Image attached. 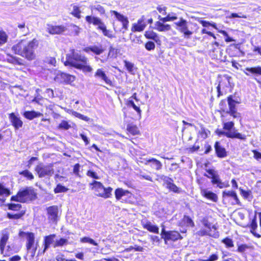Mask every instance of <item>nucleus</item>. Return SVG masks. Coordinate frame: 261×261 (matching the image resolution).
Listing matches in <instances>:
<instances>
[{
    "mask_svg": "<svg viewBox=\"0 0 261 261\" xmlns=\"http://www.w3.org/2000/svg\"><path fill=\"white\" fill-rule=\"evenodd\" d=\"M54 80L56 82L59 83H65L69 84L74 81L75 77L72 75L58 71L57 73Z\"/></svg>",
    "mask_w": 261,
    "mask_h": 261,
    "instance_id": "nucleus-11",
    "label": "nucleus"
},
{
    "mask_svg": "<svg viewBox=\"0 0 261 261\" xmlns=\"http://www.w3.org/2000/svg\"><path fill=\"white\" fill-rule=\"evenodd\" d=\"M8 208L10 210L18 211L21 207L20 204L10 203L8 205Z\"/></svg>",
    "mask_w": 261,
    "mask_h": 261,
    "instance_id": "nucleus-55",
    "label": "nucleus"
},
{
    "mask_svg": "<svg viewBox=\"0 0 261 261\" xmlns=\"http://www.w3.org/2000/svg\"><path fill=\"white\" fill-rule=\"evenodd\" d=\"M124 66L126 68L127 70L129 72L133 73V72L134 71V65L132 63L124 61Z\"/></svg>",
    "mask_w": 261,
    "mask_h": 261,
    "instance_id": "nucleus-51",
    "label": "nucleus"
},
{
    "mask_svg": "<svg viewBox=\"0 0 261 261\" xmlns=\"http://www.w3.org/2000/svg\"><path fill=\"white\" fill-rule=\"evenodd\" d=\"M45 93L46 94L48 97L49 98H53L54 97V94L53 90L50 88L46 89Z\"/></svg>",
    "mask_w": 261,
    "mask_h": 261,
    "instance_id": "nucleus-63",
    "label": "nucleus"
},
{
    "mask_svg": "<svg viewBox=\"0 0 261 261\" xmlns=\"http://www.w3.org/2000/svg\"><path fill=\"white\" fill-rule=\"evenodd\" d=\"M164 22L156 21L155 23V29L160 32H166L171 30V26L168 24H164Z\"/></svg>",
    "mask_w": 261,
    "mask_h": 261,
    "instance_id": "nucleus-27",
    "label": "nucleus"
},
{
    "mask_svg": "<svg viewBox=\"0 0 261 261\" xmlns=\"http://www.w3.org/2000/svg\"><path fill=\"white\" fill-rule=\"evenodd\" d=\"M148 162L152 163V167L155 169L156 170H159L162 168V164L160 161L157 160L155 159L151 158L149 159Z\"/></svg>",
    "mask_w": 261,
    "mask_h": 261,
    "instance_id": "nucleus-37",
    "label": "nucleus"
},
{
    "mask_svg": "<svg viewBox=\"0 0 261 261\" xmlns=\"http://www.w3.org/2000/svg\"><path fill=\"white\" fill-rule=\"evenodd\" d=\"M130 194L127 190H124L122 188H117L115 190V195L117 200H119L123 196L127 195Z\"/></svg>",
    "mask_w": 261,
    "mask_h": 261,
    "instance_id": "nucleus-32",
    "label": "nucleus"
},
{
    "mask_svg": "<svg viewBox=\"0 0 261 261\" xmlns=\"http://www.w3.org/2000/svg\"><path fill=\"white\" fill-rule=\"evenodd\" d=\"M9 238V232L6 230H3L2 232V236L0 239V250L2 253H3L5 248L6 245L7 244Z\"/></svg>",
    "mask_w": 261,
    "mask_h": 261,
    "instance_id": "nucleus-23",
    "label": "nucleus"
},
{
    "mask_svg": "<svg viewBox=\"0 0 261 261\" xmlns=\"http://www.w3.org/2000/svg\"><path fill=\"white\" fill-rule=\"evenodd\" d=\"M182 221L187 226L193 227L194 226V222L189 216H184Z\"/></svg>",
    "mask_w": 261,
    "mask_h": 261,
    "instance_id": "nucleus-41",
    "label": "nucleus"
},
{
    "mask_svg": "<svg viewBox=\"0 0 261 261\" xmlns=\"http://www.w3.org/2000/svg\"><path fill=\"white\" fill-rule=\"evenodd\" d=\"M202 224L207 229L211 231H213V230L217 231V228L215 225L212 224L207 219L203 218L201 221Z\"/></svg>",
    "mask_w": 261,
    "mask_h": 261,
    "instance_id": "nucleus-34",
    "label": "nucleus"
},
{
    "mask_svg": "<svg viewBox=\"0 0 261 261\" xmlns=\"http://www.w3.org/2000/svg\"><path fill=\"white\" fill-rule=\"evenodd\" d=\"M81 242L82 243H89L92 244L93 245H95V246H97L98 245L97 243H96L94 240H93V239H92L89 237H85L81 238Z\"/></svg>",
    "mask_w": 261,
    "mask_h": 261,
    "instance_id": "nucleus-50",
    "label": "nucleus"
},
{
    "mask_svg": "<svg viewBox=\"0 0 261 261\" xmlns=\"http://www.w3.org/2000/svg\"><path fill=\"white\" fill-rule=\"evenodd\" d=\"M71 127L70 125L68 123L67 121L63 120L59 125V128L64 129L65 130L68 129Z\"/></svg>",
    "mask_w": 261,
    "mask_h": 261,
    "instance_id": "nucleus-52",
    "label": "nucleus"
},
{
    "mask_svg": "<svg viewBox=\"0 0 261 261\" xmlns=\"http://www.w3.org/2000/svg\"><path fill=\"white\" fill-rule=\"evenodd\" d=\"M197 234L200 236H209L214 238H217L219 236L218 231L215 230L211 231L207 229H201L197 232Z\"/></svg>",
    "mask_w": 261,
    "mask_h": 261,
    "instance_id": "nucleus-24",
    "label": "nucleus"
},
{
    "mask_svg": "<svg viewBox=\"0 0 261 261\" xmlns=\"http://www.w3.org/2000/svg\"><path fill=\"white\" fill-rule=\"evenodd\" d=\"M145 47L147 50L150 51L154 49L155 45L154 42L148 41L145 44Z\"/></svg>",
    "mask_w": 261,
    "mask_h": 261,
    "instance_id": "nucleus-56",
    "label": "nucleus"
},
{
    "mask_svg": "<svg viewBox=\"0 0 261 261\" xmlns=\"http://www.w3.org/2000/svg\"><path fill=\"white\" fill-rule=\"evenodd\" d=\"M167 188L174 193H179L181 191V190L172 182L169 183L168 186H167Z\"/></svg>",
    "mask_w": 261,
    "mask_h": 261,
    "instance_id": "nucleus-45",
    "label": "nucleus"
},
{
    "mask_svg": "<svg viewBox=\"0 0 261 261\" xmlns=\"http://www.w3.org/2000/svg\"><path fill=\"white\" fill-rule=\"evenodd\" d=\"M19 174L23 175L28 180H33L34 178L33 174L28 170H25L19 172Z\"/></svg>",
    "mask_w": 261,
    "mask_h": 261,
    "instance_id": "nucleus-42",
    "label": "nucleus"
},
{
    "mask_svg": "<svg viewBox=\"0 0 261 261\" xmlns=\"http://www.w3.org/2000/svg\"><path fill=\"white\" fill-rule=\"evenodd\" d=\"M68 244V240L66 239L61 238L59 240H56L54 244V247H62Z\"/></svg>",
    "mask_w": 261,
    "mask_h": 261,
    "instance_id": "nucleus-38",
    "label": "nucleus"
},
{
    "mask_svg": "<svg viewBox=\"0 0 261 261\" xmlns=\"http://www.w3.org/2000/svg\"><path fill=\"white\" fill-rule=\"evenodd\" d=\"M202 195H203L206 198L213 200V201H217L218 197L216 194L213 192L207 191V190H203L201 191Z\"/></svg>",
    "mask_w": 261,
    "mask_h": 261,
    "instance_id": "nucleus-31",
    "label": "nucleus"
},
{
    "mask_svg": "<svg viewBox=\"0 0 261 261\" xmlns=\"http://www.w3.org/2000/svg\"><path fill=\"white\" fill-rule=\"evenodd\" d=\"M84 50L87 53L92 51L96 55H99L103 53L105 49L101 44H99L86 47L84 49Z\"/></svg>",
    "mask_w": 261,
    "mask_h": 261,
    "instance_id": "nucleus-20",
    "label": "nucleus"
},
{
    "mask_svg": "<svg viewBox=\"0 0 261 261\" xmlns=\"http://www.w3.org/2000/svg\"><path fill=\"white\" fill-rule=\"evenodd\" d=\"M90 8L92 13L94 11H97L100 16L105 15L106 14L105 8L99 4L91 5Z\"/></svg>",
    "mask_w": 261,
    "mask_h": 261,
    "instance_id": "nucleus-30",
    "label": "nucleus"
},
{
    "mask_svg": "<svg viewBox=\"0 0 261 261\" xmlns=\"http://www.w3.org/2000/svg\"><path fill=\"white\" fill-rule=\"evenodd\" d=\"M231 79V77L227 75H224L221 77V80L219 81V85L217 87V91L218 92V95H220L221 88L225 89V88H229L230 86V81Z\"/></svg>",
    "mask_w": 261,
    "mask_h": 261,
    "instance_id": "nucleus-16",
    "label": "nucleus"
},
{
    "mask_svg": "<svg viewBox=\"0 0 261 261\" xmlns=\"http://www.w3.org/2000/svg\"><path fill=\"white\" fill-rule=\"evenodd\" d=\"M143 226L150 232L155 233H159V228L156 225H153L150 222L143 223Z\"/></svg>",
    "mask_w": 261,
    "mask_h": 261,
    "instance_id": "nucleus-26",
    "label": "nucleus"
},
{
    "mask_svg": "<svg viewBox=\"0 0 261 261\" xmlns=\"http://www.w3.org/2000/svg\"><path fill=\"white\" fill-rule=\"evenodd\" d=\"M55 237V234H52L45 237L44 240V248L43 251V253H44L45 251L50 247V245L53 244V243L54 242V239Z\"/></svg>",
    "mask_w": 261,
    "mask_h": 261,
    "instance_id": "nucleus-25",
    "label": "nucleus"
},
{
    "mask_svg": "<svg viewBox=\"0 0 261 261\" xmlns=\"http://www.w3.org/2000/svg\"><path fill=\"white\" fill-rule=\"evenodd\" d=\"M253 152L254 153V158L258 161H260L261 160V153L256 150H253Z\"/></svg>",
    "mask_w": 261,
    "mask_h": 261,
    "instance_id": "nucleus-64",
    "label": "nucleus"
},
{
    "mask_svg": "<svg viewBox=\"0 0 261 261\" xmlns=\"http://www.w3.org/2000/svg\"><path fill=\"white\" fill-rule=\"evenodd\" d=\"M8 117L10 123L15 130H18L22 127L23 122L18 115H16L14 113H11L9 114Z\"/></svg>",
    "mask_w": 261,
    "mask_h": 261,
    "instance_id": "nucleus-14",
    "label": "nucleus"
},
{
    "mask_svg": "<svg viewBox=\"0 0 261 261\" xmlns=\"http://www.w3.org/2000/svg\"><path fill=\"white\" fill-rule=\"evenodd\" d=\"M145 36L146 38L152 39L156 42L159 40L157 34L153 32H146Z\"/></svg>",
    "mask_w": 261,
    "mask_h": 261,
    "instance_id": "nucleus-43",
    "label": "nucleus"
},
{
    "mask_svg": "<svg viewBox=\"0 0 261 261\" xmlns=\"http://www.w3.org/2000/svg\"><path fill=\"white\" fill-rule=\"evenodd\" d=\"M110 13L111 14L114 15L116 18L122 23L123 28L125 30H127L129 21L127 17L121 14L115 10H111Z\"/></svg>",
    "mask_w": 261,
    "mask_h": 261,
    "instance_id": "nucleus-18",
    "label": "nucleus"
},
{
    "mask_svg": "<svg viewBox=\"0 0 261 261\" xmlns=\"http://www.w3.org/2000/svg\"><path fill=\"white\" fill-rule=\"evenodd\" d=\"M146 26V23L145 22V17L142 16V17L139 19L137 22L134 23L132 28V32H141L144 30Z\"/></svg>",
    "mask_w": 261,
    "mask_h": 261,
    "instance_id": "nucleus-19",
    "label": "nucleus"
},
{
    "mask_svg": "<svg viewBox=\"0 0 261 261\" xmlns=\"http://www.w3.org/2000/svg\"><path fill=\"white\" fill-rule=\"evenodd\" d=\"M66 28L64 25L47 24V31L50 34H60L65 32Z\"/></svg>",
    "mask_w": 261,
    "mask_h": 261,
    "instance_id": "nucleus-17",
    "label": "nucleus"
},
{
    "mask_svg": "<svg viewBox=\"0 0 261 261\" xmlns=\"http://www.w3.org/2000/svg\"><path fill=\"white\" fill-rule=\"evenodd\" d=\"M38 46V42L36 39L32 41L22 40L12 47V51L15 54L28 60H32L35 58V50Z\"/></svg>",
    "mask_w": 261,
    "mask_h": 261,
    "instance_id": "nucleus-1",
    "label": "nucleus"
},
{
    "mask_svg": "<svg viewBox=\"0 0 261 261\" xmlns=\"http://www.w3.org/2000/svg\"><path fill=\"white\" fill-rule=\"evenodd\" d=\"M67 61L65 65H70L75 68H77L79 65L81 63L85 64L88 62V59L85 56L78 53L75 52L74 50L72 51L71 55L67 56Z\"/></svg>",
    "mask_w": 261,
    "mask_h": 261,
    "instance_id": "nucleus-4",
    "label": "nucleus"
},
{
    "mask_svg": "<svg viewBox=\"0 0 261 261\" xmlns=\"http://www.w3.org/2000/svg\"><path fill=\"white\" fill-rule=\"evenodd\" d=\"M86 174L88 176L92 177L94 179H99V177L97 175V173L92 170H88Z\"/></svg>",
    "mask_w": 261,
    "mask_h": 261,
    "instance_id": "nucleus-59",
    "label": "nucleus"
},
{
    "mask_svg": "<svg viewBox=\"0 0 261 261\" xmlns=\"http://www.w3.org/2000/svg\"><path fill=\"white\" fill-rule=\"evenodd\" d=\"M10 195V190L6 188L3 185L0 184V195H5L8 196Z\"/></svg>",
    "mask_w": 261,
    "mask_h": 261,
    "instance_id": "nucleus-47",
    "label": "nucleus"
},
{
    "mask_svg": "<svg viewBox=\"0 0 261 261\" xmlns=\"http://www.w3.org/2000/svg\"><path fill=\"white\" fill-rule=\"evenodd\" d=\"M8 36L4 31H0V44L6 43L7 41Z\"/></svg>",
    "mask_w": 261,
    "mask_h": 261,
    "instance_id": "nucleus-54",
    "label": "nucleus"
},
{
    "mask_svg": "<svg viewBox=\"0 0 261 261\" xmlns=\"http://www.w3.org/2000/svg\"><path fill=\"white\" fill-rule=\"evenodd\" d=\"M24 213H18L15 214H12L10 213L7 214V217L9 219H18L21 218V217L23 215Z\"/></svg>",
    "mask_w": 261,
    "mask_h": 261,
    "instance_id": "nucleus-53",
    "label": "nucleus"
},
{
    "mask_svg": "<svg viewBox=\"0 0 261 261\" xmlns=\"http://www.w3.org/2000/svg\"><path fill=\"white\" fill-rule=\"evenodd\" d=\"M159 177L161 180L166 183L167 186H168L169 183H171L173 181L172 178L164 175H160Z\"/></svg>",
    "mask_w": 261,
    "mask_h": 261,
    "instance_id": "nucleus-57",
    "label": "nucleus"
},
{
    "mask_svg": "<svg viewBox=\"0 0 261 261\" xmlns=\"http://www.w3.org/2000/svg\"><path fill=\"white\" fill-rule=\"evenodd\" d=\"M67 191L68 189L67 188L60 184H58L54 190V192L55 193L66 192Z\"/></svg>",
    "mask_w": 261,
    "mask_h": 261,
    "instance_id": "nucleus-48",
    "label": "nucleus"
},
{
    "mask_svg": "<svg viewBox=\"0 0 261 261\" xmlns=\"http://www.w3.org/2000/svg\"><path fill=\"white\" fill-rule=\"evenodd\" d=\"M216 133L219 136H224L227 138L231 139L237 138L243 141L246 140V136L245 135L237 132V130L234 129L233 132H226L218 129L216 130Z\"/></svg>",
    "mask_w": 261,
    "mask_h": 261,
    "instance_id": "nucleus-10",
    "label": "nucleus"
},
{
    "mask_svg": "<svg viewBox=\"0 0 261 261\" xmlns=\"http://www.w3.org/2000/svg\"><path fill=\"white\" fill-rule=\"evenodd\" d=\"M204 176H207L208 178H212V182L213 184H216L217 185L218 187L220 188H223L224 187H226L225 184L221 181L219 178V176L218 174H216L215 175H214L213 177H210L209 176H207L206 174H204Z\"/></svg>",
    "mask_w": 261,
    "mask_h": 261,
    "instance_id": "nucleus-28",
    "label": "nucleus"
},
{
    "mask_svg": "<svg viewBox=\"0 0 261 261\" xmlns=\"http://www.w3.org/2000/svg\"><path fill=\"white\" fill-rule=\"evenodd\" d=\"M241 195L246 199L248 198L251 195V192L250 191H245L241 188H240Z\"/></svg>",
    "mask_w": 261,
    "mask_h": 261,
    "instance_id": "nucleus-61",
    "label": "nucleus"
},
{
    "mask_svg": "<svg viewBox=\"0 0 261 261\" xmlns=\"http://www.w3.org/2000/svg\"><path fill=\"white\" fill-rule=\"evenodd\" d=\"M81 11L80 10L79 7L76 6H74L73 7V10L71 12V14L75 17L80 18H81Z\"/></svg>",
    "mask_w": 261,
    "mask_h": 261,
    "instance_id": "nucleus-49",
    "label": "nucleus"
},
{
    "mask_svg": "<svg viewBox=\"0 0 261 261\" xmlns=\"http://www.w3.org/2000/svg\"><path fill=\"white\" fill-rule=\"evenodd\" d=\"M228 105L229 110L226 113L232 116L233 118L240 117V113L237 111V109L235 105V100L233 99L232 96L230 95L227 97Z\"/></svg>",
    "mask_w": 261,
    "mask_h": 261,
    "instance_id": "nucleus-13",
    "label": "nucleus"
},
{
    "mask_svg": "<svg viewBox=\"0 0 261 261\" xmlns=\"http://www.w3.org/2000/svg\"><path fill=\"white\" fill-rule=\"evenodd\" d=\"M257 227V224L256 222V217L255 216L252 219L250 224V232L256 238H259L261 237V235L255 232V229Z\"/></svg>",
    "mask_w": 261,
    "mask_h": 261,
    "instance_id": "nucleus-33",
    "label": "nucleus"
},
{
    "mask_svg": "<svg viewBox=\"0 0 261 261\" xmlns=\"http://www.w3.org/2000/svg\"><path fill=\"white\" fill-rule=\"evenodd\" d=\"M85 19L88 23L97 26V29L101 30L103 35L105 36L111 38L113 37L110 31L107 29L106 25L100 18L91 15L87 16Z\"/></svg>",
    "mask_w": 261,
    "mask_h": 261,
    "instance_id": "nucleus-5",
    "label": "nucleus"
},
{
    "mask_svg": "<svg viewBox=\"0 0 261 261\" xmlns=\"http://www.w3.org/2000/svg\"><path fill=\"white\" fill-rule=\"evenodd\" d=\"M36 197V194L34 189L31 187H27L20 190L16 195L12 196L11 200L20 202H27L34 200Z\"/></svg>",
    "mask_w": 261,
    "mask_h": 261,
    "instance_id": "nucleus-2",
    "label": "nucleus"
},
{
    "mask_svg": "<svg viewBox=\"0 0 261 261\" xmlns=\"http://www.w3.org/2000/svg\"><path fill=\"white\" fill-rule=\"evenodd\" d=\"M19 236L21 238H25L27 240L26 247L28 251H30L33 255L35 253L36 248H34L35 236L33 232L20 231Z\"/></svg>",
    "mask_w": 261,
    "mask_h": 261,
    "instance_id": "nucleus-6",
    "label": "nucleus"
},
{
    "mask_svg": "<svg viewBox=\"0 0 261 261\" xmlns=\"http://www.w3.org/2000/svg\"><path fill=\"white\" fill-rule=\"evenodd\" d=\"M35 171L38 173V176L40 178L45 176H51L54 173V170L51 164L45 165L42 163L39 164L36 167Z\"/></svg>",
    "mask_w": 261,
    "mask_h": 261,
    "instance_id": "nucleus-8",
    "label": "nucleus"
},
{
    "mask_svg": "<svg viewBox=\"0 0 261 261\" xmlns=\"http://www.w3.org/2000/svg\"><path fill=\"white\" fill-rule=\"evenodd\" d=\"M218 254L214 253L210 256V257L206 259H203V261H216L218 259Z\"/></svg>",
    "mask_w": 261,
    "mask_h": 261,
    "instance_id": "nucleus-62",
    "label": "nucleus"
},
{
    "mask_svg": "<svg viewBox=\"0 0 261 261\" xmlns=\"http://www.w3.org/2000/svg\"><path fill=\"white\" fill-rule=\"evenodd\" d=\"M176 25V29L180 33L183 34L186 39H190L193 34V32L190 31L188 28L187 21L182 18H180L178 21L174 22Z\"/></svg>",
    "mask_w": 261,
    "mask_h": 261,
    "instance_id": "nucleus-7",
    "label": "nucleus"
},
{
    "mask_svg": "<svg viewBox=\"0 0 261 261\" xmlns=\"http://www.w3.org/2000/svg\"><path fill=\"white\" fill-rule=\"evenodd\" d=\"M127 130L133 135L138 134L139 132L138 127L136 125L130 124L127 125Z\"/></svg>",
    "mask_w": 261,
    "mask_h": 261,
    "instance_id": "nucleus-44",
    "label": "nucleus"
},
{
    "mask_svg": "<svg viewBox=\"0 0 261 261\" xmlns=\"http://www.w3.org/2000/svg\"><path fill=\"white\" fill-rule=\"evenodd\" d=\"M45 62L51 66H56V60L55 58L48 57L46 59Z\"/></svg>",
    "mask_w": 261,
    "mask_h": 261,
    "instance_id": "nucleus-60",
    "label": "nucleus"
},
{
    "mask_svg": "<svg viewBox=\"0 0 261 261\" xmlns=\"http://www.w3.org/2000/svg\"><path fill=\"white\" fill-rule=\"evenodd\" d=\"M159 19L161 21L165 22L176 20L177 19V17L175 14L172 13L171 14H168L166 17H161V16H159Z\"/></svg>",
    "mask_w": 261,
    "mask_h": 261,
    "instance_id": "nucleus-35",
    "label": "nucleus"
},
{
    "mask_svg": "<svg viewBox=\"0 0 261 261\" xmlns=\"http://www.w3.org/2000/svg\"><path fill=\"white\" fill-rule=\"evenodd\" d=\"M234 123L232 121H229L223 123V128L227 132H233V129H236L234 127Z\"/></svg>",
    "mask_w": 261,
    "mask_h": 261,
    "instance_id": "nucleus-40",
    "label": "nucleus"
},
{
    "mask_svg": "<svg viewBox=\"0 0 261 261\" xmlns=\"http://www.w3.org/2000/svg\"><path fill=\"white\" fill-rule=\"evenodd\" d=\"M42 115V113L34 111H25L23 113V116L29 120H32L35 118L39 117Z\"/></svg>",
    "mask_w": 261,
    "mask_h": 261,
    "instance_id": "nucleus-29",
    "label": "nucleus"
},
{
    "mask_svg": "<svg viewBox=\"0 0 261 261\" xmlns=\"http://www.w3.org/2000/svg\"><path fill=\"white\" fill-rule=\"evenodd\" d=\"M200 129L198 130V134L203 139H206L210 134V132L204 128L202 125H200Z\"/></svg>",
    "mask_w": 261,
    "mask_h": 261,
    "instance_id": "nucleus-39",
    "label": "nucleus"
},
{
    "mask_svg": "<svg viewBox=\"0 0 261 261\" xmlns=\"http://www.w3.org/2000/svg\"><path fill=\"white\" fill-rule=\"evenodd\" d=\"M222 242L225 244L227 247H231L233 246L232 240L228 238H226L223 239Z\"/></svg>",
    "mask_w": 261,
    "mask_h": 261,
    "instance_id": "nucleus-58",
    "label": "nucleus"
},
{
    "mask_svg": "<svg viewBox=\"0 0 261 261\" xmlns=\"http://www.w3.org/2000/svg\"><path fill=\"white\" fill-rule=\"evenodd\" d=\"M127 105L132 107L133 109L136 111L139 117H141V110L139 107L137 106L135 104L134 102L132 100H128Z\"/></svg>",
    "mask_w": 261,
    "mask_h": 261,
    "instance_id": "nucleus-46",
    "label": "nucleus"
},
{
    "mask_svg": "<svg viewBox=\"0 0 261 261\" xmlns=\"http://www.w3.org/2000/svg\"><path fill=\"white\" fill-rule=\"evenodd\" d=\"M78 69L82 70L85 72H90L92 71V68L90 66L89 61L85 64L81 63V65H79L77 68Z\"/></svg>",
    "mask_w": 261,
    "mask_h": 261,
    "instance_id": "nucleus-36",
    "label": "nucleus"
},
{
    "mask_svg": "<svg viewBox=\"0 0 261 261\" xmlns=\"http://www.w3.org/2000/svg\"><path fill=\"white\" fill-rule=\"evenodd\" d=\"M214 148L218 157L223 158L227 156V152L225 148L222 147L219 142H215Z\"/></svg>",
    "mask_w": 261,
    "mask_h": 261,
    "instance_id": "nucleus-22",
    "label": "nucleus"
},
{
    "mask_svg": "<svg viewBox=\"0 0 261 261\" xmlns=\"http://www.w3.org/2000/svg\"><path fill=\"white\" fill-rule=\"evenodd\" d=\"M94 77L101 81L104 82L107 85L110 86L112 85V82L108 76H107L105 71L102 68H99L96 70L94 74Z\"/></svg>",
    "mask_w": 261,
    "mask_h": 261,
    "instance_id": "nucleus-15",
    "label": "nucleus"
},
{
    "mask_svg": "<svg viewBox=\"0 0 261 261\" xmlns=\"http://www.w3.org/2000/svg\"><path fill=\"white\" fill-rule=\"evenodd\" d=\"M162 238L164 239L165 243L167 241H176L178 239L181 240L182 237L176 231H166L163 228L161 233Z\"/></svg>",
    "mask_w": 261,
    "mask_h": 261,
    "instance_id": "nucleus-9",
    "label": "nucleus"
},
{
    "mask_svg": "<svg viewBox=\"0 0 261 261\" xmlns=\"http://www.w3.org/2000/svg\"><path fill=\"white\" fill-rule=\"evenodd\" d=\"M48 220L53 223H56L58 221L59 210L57 205H53L46 208Z\"/></svg>",
    "mask_w": 261,
    "mask_h": 261,
    "instance_id": "nucleus-12",
    "label": "nucleus"
},
{
    "mask_svg": "<svg viewBox=\"0 0 261 261\" xmlns=\"http://www.w3.org/2000/svg\"><path fill=\"white\" fill-rule=\"evenodd\" d=\"M245 74L248 76L254 75L255 76L261 75V66H257L253 67H247L244 71Z\"/></svg>",
    "mask_w": 261,
    "mask_h": 261,
    "instance_id": "nucleus-21",
    "label": "nucleus"
},
{
    "mask_svg": "<svg viewBox=\"0 0 261 261\" xmlns=\"http://www.w3.org/2000/svg\"><path fill=\"white\" fill-rule=\"evenodd\" d=\"M89 185L91 186V189L94 191L95 195L97 196L105 199L111 197L113 191L111 187L105 188L100 182L96 180H93Z\"/></svg>",
    "mask_w": 261,
    "mask_h": 261,
    "instance_id": "nucleus-3",
    "label": "nucleus"
}]
</instances>
